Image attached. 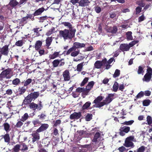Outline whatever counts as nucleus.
I'll list each match as a JSON object with an SVG mask.
<instances>
[{
  "label": "nucleus",
  "instance_id": "1",
  "mask_svg": "<svg viewBox=\"0 0 152 152\" xmlns=\"http://www.w3.org/2000/svg\"><path fill=\"white\" fill-rule=\"evenodd\" d=\"M69 31L68 29H65L59 31V35L61 37L63 38L65 41L67 39H71L75 37L76 32L72 31Z\"/></svg>",
  "mask_w": 152,
  "mask_h": 152
},
{
  "label": "nucleus",
  "instance_id": "2",
  "mask_svg": "<svg viewBox=\"0 0 152 152\" xmlns=\"http://www.w3.org/2000/svg\"><path fill=\"white\" fill-rule=\"evenodd\" d=\"M11 70L10 69H8L2 71L0 74V78L2 79L6 78L10 79L12 77L11 74Z\"/></svg>",
  "mask_w": 152,
  "mask_h": 152
},
{
  "label": "nucleus",
  "instance_id": "3",
  "mask_svg": "<svg viewBox=\"0 0 152 152\" xmlns=\"http://www.w3.org/2000/svg\"><path fill=\"white\" fill-rule=\"evenodd\" d=\"M103 98L102 96H99L94 101V103L95 104L94 106L97 107H101L104 105L103 102H101Z\"/></svg>",
  "mask_w": 152,
  "mask_h": 152
},
{
  "label": "nucleus",
  "instance_id": "4",
  "mask_svg": "<svg viewBox=\"0 0 152 152\" xmlns=\"http://www.w3.org/2000/svg\"><path fill=\"white\" fill-rule=\"evenodd\" d=\"M147 71V72L144 76L142 80L143 81L148 82L150 81L151 77L152 69L151 68H148Z\"/></svg>",
  "mask_w": 152,
  "mask_h": 152
},
{
  "label": "nucleus",
  "instance_id": "5",
  "mask_svg": "<svg viewBox=\"0 0 152 152\" xmlns=\"http://www.w3.org/2000/svg\"><path fill=\"white\" fill-rule=\"evenodd\" d=\"M29 107L30 109L34 110H35L36 109H37L38 110H40L42 107L41 104V102L38 104L32 102L29 104Z\"/></svg>",
  "mask_w": 152,
  "mask_h": 152
},
{
  "label": "nucleus",
  "instance_id": "6",
  "mask_svg": "<svg viewBox=\"0 0 152 152\" xmlns=\"http://www.w3.org/2000/svg\"><path fill=\"white\" fill-rule=\"evenodd\" d=\"M72 49V47L70 48L67 51L66 53V55H68L70 54V55L72 57H76L80 53V50L77 49V50L74 48L73 49Z\"/></svg>",
  "mask_w": 152,
  "mask_h": 152
},
{
  "label": "nucleus",
  "instance_id": "7",
  "mask_svg": "<svg viewBox=\"0 0 152 152\" xmlns=\"http://www.w3.org/2000/svg\"><path fill=\"white\" fill-rule=\"evenodd\" d=\"M134 139V137L132 136L126 138L124 144V146L127 147H133V143L132 141Z\"/></svg>",
  "mask_w": 152,
  "mask_h": 152
},
{
  "label": "nucleus",
  "instance_id": "8",
  "mask_svg": "<svg viewBox=\"0 0 152 152\" xmlns=\"http://www.w3.org/2000/svg\"><path fill=\"white\" fill-rule=\"evenodd\" d=\"M62 24L66 28L69 29L68 30L70 31L72 30L74 31H76V29L72 26V25L70 23L65 22H63Z\"/></svg>",
  "mask_w": 152,
  "mask_h": 152
},
{
  "label": "nucleus",
  "instance_id": "9",
  "mask_svg": "<svg viewBox=\"0 0 152 152\" xmlns=\"http://www.w3.org/2000/svg\"><path fill=\"white\" fill-rule=\"evenodd\" d=\"M38 133L39 132H37L36 131V132H34L32 133L31 134L32 137V142L33 143L34 142L36 141L39 140V134Z\"/></svg>",
  "mask_w": 152,
  "mask_h": 152
},
{
  "label": "nucleus",
  "instance_id": "10",
  "mask_svg": "<svg viewBox=\"0 0 152 152\" xmlns=\"http://www.w3.org/2000/svg\"><path fill=\"white\" fill-rule=\"evenodd\" d=\"M114 99V94H109L108 96L106 98L105 100L103 101L104 105L110 103Z\"/></svg>",
  "mask_w": 152,
  "mask_h": 152
},
{
  "label": "nucleus",
  "instance_id": "11",
  "mask_svg": "<svg viewBox=\"0 0 152 152\" xmlns=\"http://www.w3.org/2000/svg\"><path fill=\"white\" fill-rule=\"evenodd\" d=\"M85 46V45L84 43H81L79 42H75L73 43V46L72 47V49L71 50L73 49L74 48L76 50V49L84 47Z\"/></svg>",
  "mask_w": 152,
  "mask_h": 152
},
{
  "label": "nucleus",
  "instance_id": "12",
  "mask_svg": "<svg viewBox=\"0 0 152 152\" xmlns=\"http://www.w3.org/2000/svg\"><path fill=\"white\" fill-rule=\"evenodd\" d=\"M8 45H6L0 49V53L1 54L7 56L8 53Z\"/></svg>",
  "mask_w": 152,
  "mask_h": 152
},
{
  "label": "nucleus",
  "instance_id": "13",
  "mask_svg": "<svg viewBox=\"0 0 152 152\" xmlns=\"http://www.w3.org/2000/svg\"><path fill=\"white\" fill-rule=\"evenodd\" d=\"M104 60L103 59L102 61H97L94 64V67L97 69H100L102 66H105Z\"/></svg>",
  "mask_w": 152,
  "mask_h": 152
},
{
  "label": "nucleus",
  "instance_id": "14",
  "mask_svg": "<svg viewBox=\"0 0 152 152\" xmlns=\"http://www.w3.org/2000/svg\"><path fill=\"white\" fill-rule=\"evenodd\" d=\"M100 139L101 137L99 133V132L96 133L95 134L94 136V137L92 140L93 144H94L95 145L96 144L98 143L99 142V141L100 140Z\"/></svg>",
  "mask_w": 152,
  "mask_h": 152
},
{
  "label": "nucleus",
  "instance_id": "15",
  "mask_svg": "<svg viewBox=\"0 0 152 152\" xmlns=\"http://www.w3.org/2000/svg\"><path fill=\"white\" fill-rule=\"evenodd\" d=\"M91 150V147L89 145H86L83 146L81 149H80L79 152H87L88 151H89Z\"/></svg>",
  "mask_w": 152,
  "mask_h": 152
},
{
  "label": "nucleus",
  "instance_id": "16",
  "mask_svg": "<svg viewBox=\"0 0 152 152\" xmlns=\"http://www.w3.org/2000/svg\"><path fill=\"white\" fill-rule=\"evenodd\" d=\"M104 62L105 66L106 67L105 69H108L111 66L109 65L112 62L114 61V58H111L108 61H107L106 58L104 59Z\"/></svg>",
  "mask_w": 152,
  "mask_h": 152
},
{
  "label": "nucleus",
  "instance_id": "17",
  "mask_svg": "<svg viewBox=\"0 0 152 152\" xmlns=\"http://www.w3.org/2000/svg\"><path fill=\"white\" fill-rule=\"evenodd\" d=\"M49 127V125L47 124H42L39 129L36 131L38 132H40L46 130Z\"/></svg>",
  "mask_w": 152,
  "mask_h": 152
},
{
  "label": "nucleus",
  "instance_id": "18",
  "mask_svg": "<svg viewBox=\"0 0 152 152\" xmlns=\"http://www.w3.org/2000/svg\"><path fill=\"white\" fill-rule=\"evenodd\" d=\"M79 3V6L85 7L88 6L90 2L88 0H80Z\"/></svg>",
  "mask_w": 152,
  "mask_h": 152
},
{
  "label": "nucleus",
  "instance_id": "19",
  "mask_svg": "<svg viewBox=\"0 0 152 152\" xmlns=\"http://www.w3.org/2000/svg\"><path fill=\"white\" fill-rule=\"evenodd\" d=\"M120 49L122 51H127L129 49V47L127 44H121L120 46Z\"/></svg>",
  "mask_w": 152,
  "mask_h": 152
},
{
  "label": "nucleus",
  "instance_id": "20",
  "mask_svg": "<svg viewBox=\"0 0 152 152\" xmlns=\"http://www.w3.org/2000/svg\"><path fill=\"white\" fill-rule=\"evenodd\" d=\"M32 101V100L28 95L25 98L23 102V104L26 105L29 104Z\"/></svg>",
  "mask_w": 152,
  "mask_h": 152
},
{
  "label": "nucleus",
  "instance_id": "21",
  "mask_svg": "<svg viewBox=\"0 0 152 152\" xmlns=\"http://www.w3.org/2000/svg\"><path fill=\"white\" fill-rule=\"evenodd\" d=\"M63 75L65 81H69V80L70 77L69 73L68 70H66L63 72Z\"/></svg>",
  "mask_w": 152,
  "mask_h": 152
},
{
  "label": "nucleus",
  "instance_id": "22",
  "mask_svg": "<svg viewBox=\"0 0 152 152\" xmlns=\"http://www.w3.org/2000/svg\"><path fill=\"white\" fill-rule=\"evenodd\" d=\"M81 115V114L80 113L75 112L70 115V118L71 119H77L80 118Z\"/></svg>",
  "mask_w": 152,
  "mask_h": 152
},
{
  "label": "nucleus",
  "instance_id": "23",
  "mask_svg": "<svg viewBox=\"0 0 152 152\" xmlns=\"http://www.w3.org/2000/svg\"><path fill=\"white\" fill-rule=\"evenodd\" d=\"M45 9L43 7L39 8L34 13V15L36 16L41 15L45 10Z\"/></svg>",
  "mask_w": 152,
  "mask_h": 152
},
{
  "label": "nucleus",
  "instance_id": "24",
  "mask_svg": "<svg viewBox=\"0 0 152 152\" xmlns=\"http://www.w3.org/2000/svg\"><path fill=\"white\" fill-rule=\"evenodd\" d=\"M39 95V92H34L31 93L30 94H29V96L33 100H34L36 99L37 98Z\"/></svg>",
  "mask_w": 152,
  "mask_h": 152
},
{
  "label": "nucleus",
  "instance_id": "25",
  "mask_svg": "<svg viewBox=\"0 0 152 152\" xmlns=\"http://www.w3.org/2000/svg\"><path fill=\"white\" fill-rule=\"evenodd\" d=\"M42 44V42L40 41H37L35 44V49L36 50H39Z\"/></svg>",
  "mask_w": 152,
  "mask_h": 152
},
{
  "label": "nucleus",
  "instance_id": "26",
  "mask_svg": "<svg viewBox=\"0 0 152 152\" xmlns=\"http://www.w3.org/2000/svg\"><path fill=\"white\" fill-rule=\"evenodd\" d=\"M94 83L92 81L89 82L86 87L85 89L87 91H89L94 86Z\"/></svg>",
  "mask_w": 152,
  "mask_h": 152
},
{
  "label": "nucleus",
  "instance_id": "27",
  "mask_svg": "<svg viewBox=\"0 0 152 152\" xmlns=\"http://www.w3.org/2000/svg\"><path fill=\"white\" fill-rule=\"evenodd\" d=\"M18 4V3L15 0H12L11 1L8 5H9L11 7L13 8L17 6Z\"/></svg>",
  "mask_w": 152,
  "mask_h": 152
},
{
  "label": "nucleus",
  "instance_id": "28",
  "mask_svg": "<svg viewBox=\"0 0 152 152\" xmlns=\"http://www.w3.org/2000/svg\"><path fill=\"white\" fill-rule=\"evenodd\" d=\"M117 31V28L116 26L110 27L109 28L108 31L113 34L116 33Z\"/></svg>",
  "mask_w": 152,
  "mask_h": 152
},
{
  "label": "nucleus",
  "instance_id": "29",
  "mask_svg": "<svg viewBox=\"0 0 152 152\" xmlns=\"http://www.w3.org/2000/svg\"><path fill=\"white\" fill-rule=\"evenodd\" d=\"M4 129L7 132H9L10 130V125L8 123H6L4 124Z\"/></svg>",
  "mask_w": 152,
  "mask_h": 152
},
{
  "label": "nucleus",
  "instance_id": "30",
  "mask_svg": "<svg viewBox=\"0 0 152 152\" xmlns=\"http://www.w3.org/2000/svg\"><path fill=\"white\" fill-rule=\"evenodd\" d=\"M59 56V53L58 52H55L52 54L50 55L49 57L50 59H54L58 57Z\"/></svg>",
  "mask_w": 152,
  "mask_h": 152
},
{
  "label": "nucleus",
  "instance_id": "31",
  "mask_svg": "<svg viewBox=\"0 0 152 152\" xmlns=\"http://www.w3.org/2000/svg\"><path fill=\"white\" fill-rule=\"evenodd\" d=\"M55 28L52 27L46 33V35L49 36L51 34L54 33L55 31Z\"/></svg>",
  "mask_w": 152,
  "mask_h": 152
},
{
  "label": "nucleus",
  "instance_id": "32",
  "mask_svg": "<svg viewBox=\"0 0 152 152\" xmlns=\"http://www.w3.org/2000/svg\"><path fill=\"white\" fill-rule=\"evenodd\" d=\"M63 59L59 60H54L53 62L52 63L53 64V66L54 67H56L58 66V65L60 63V62L62 61Z\"/></svg>",
  "mask_w": 152,
  "mask_h": 152
},
{
  "label": "nucleus",
  "instance_id": "33",
  "mask_svg": "<svg viewBox=\"0 0 152 152\" xmlns=\"http://www.w3.org/2000/svg\"><path fill=\"white\" fill-rule=\"evenodd\" d=\"M20 148H21V150L23 151H24L28 149V147L25 143H23L20 145Z\"/></svg>",
  "mask_w": 152,
  "mask_h": 152
},
{
  "label": "nucleus",
  "instance_id": "34",
  "mask_svg": "<svg viewBox=\"0 0 152 152\" xmlns=\"http://www.w3.org/2000/svg\"><path fill=\"white\" fill-rule=\"evenodd\" d=\"M85 64L84 62L78 64L77 66V70L78 71L80 72L82 70L83 66Z\"/></svg>",
  "mask_w": 152,
  "mask_h": 152
},
{
  "label": "nucleus",
  "instance_id": "35",
  "mask_svg": "<svg viewBox=\"0 0 152 152\" xmlns=\"http://www.w3.org/2000/svg\"><path fill=\"white\" fill-rule=\"evenodd\" d=\"M52 41V37H48L46 40V45L48 46H49Z\"/></svg>",
  "mask_w": 152,
  "mask_h": 152
},
{
  "label": "nucleus",
  "instance_id": "36",
  "mask_svg": "<svg viewBox=\"0 0 152 152\" xmlns=\"http://www.w3.org/2000/svg\"><path fill=\"white\" fill-rule=\"evenodd\" d=\"M28 115L27 113H25L24 115L22 116L20 119V121L23 122L24 121L27 119Z\"/></svg>",
  "mask_w": 152,
  "mask_h": 152
},
{
  "label": "nucleus",
  "instance_id": "37",
  "mask_svg": "<svg viewBox=\"0 0 152 152\" xmlns=\"http://www.w3.org/2000/svg\"><path fill=\"white\" fill-rule=\"evenodd\" d=\"M132 32L131 31H128L126 33V37L127 40H131L132 39Z\"/></svg>",
  "mask_w": 152,
  "mask_h": 152
},
{
  "label": "nucleus",
  "instance_id": "38",
  "mask_svg": "<svg viewBox=\"0 0 152 152\" xmlns=\"http://www.w3.org/2000/svg\"><path fill=\"white\" fill-rule=\"evenodd\" d=\"M118 88V83L115 82L113 86V90L114 92L117 91Z\"/></svg>",
  "mask_w": 152,
  "mask_h": 152
},
{
  "label": "nucleus",
  "instance_id": "39",
  "mask_svg": "<svg viewBox=\"0 0 152 152\" xmlns=\"http://www.w3.org/2000/svg\"><path fill=\"white\" fill-rule=\"evenodd\" d=\"M32 80L31 79L29 78L23 82L24 86H27L31 82Z\"/></svg>",
  "mask_w": 152,
  "mask_h": 152
},
{
  "label": "nucleus",
  "instance_id": "40",
  "mask_svg": "<svg viewBox=\"0 0 152 152\" xmlns=\"http://www.w3.org/2000/svg\"><path fill=\"white\" fill-rule=\"evenodd\" d=\"M20 145L17 144L13 148L14 151L15 152H18L20 150Z\"/></svg>",
  "mask_w": 152,
  "mask_h": 152
},
{
  "label": "nucleus",
  "instance_id": "41",
  "mask_svg": "<svg viewBox=\"0 0 152 152\" xmlns=\"http://www.w3.org/2000/svg\"><path fill=\"white\" fill-rule=\"evenodd\" d=\"M130 128L129 127L124 126L121 128L122 131L126 133H128L130 130Z\"/></svg>",
  "mask_w": 152,
  "mask_h": 152
},
{
  "label": "nucleus",
  "instance_id": "42",
  "mask_svg": "<svg viewBox=\"0 0 152 152\" xmlns=\"http://www.w3.org/2000/svg\"><path fill=\"white\" fill-rule=\"evenodd\" d=\"M4 141L5 142H9L10 141V137L8 134H6L4 136Z\"/></svg>",
  "mask_w": 152,
  "mask_h": 152
},
{
  "label": "nucleus",
  "instance_id": "43",
  "mask_svg": "<svg viewBox=\"0 0 152 152\" xmlns=\"http://www.w3.org/2000/svg\"><path fill=\"white\" fill-rule=\"evenodd\" d=\"M147 123H146V124L149 125L151 124H152V119L151 117L149 115L147 117Z\"/></svg>",
  "mask_w": 152,
  "mask_h": 152
},
{
  "label": "nucleus",
  "instance_id": "44",
  "mask_svg": "<svg viewBox=\"0 0 152 152\" xmlns=\"http://www.w3.org/2000/svg\"><path fill=\"white\" fill-rule=\"evenodd\" d=\"M20 82V79L17 78L13 80L12 83L14 85H18Z\"/></svg>",
  "mask_w": 152,
  "mask_h": 152
},
{
  "label": "nucleus",
  "instance_id": "45",
  "mask_svg": "<svg viewBox=\"0 0 152 152\" xmlns=\"http://www.w3.org/2000/svg\"><path fill=\"white\" fill-rule=\"evenodd\" d=\"M91 104V102H86L83 106L82 108L84 110L87 109L90 106Z\"/></svg>",
  "mask_w": 152,
  "mask_h": 152
},
{
  "label": "nucleus",
  "instance_id": "46",
  "mask_svg": "<svg viewBox=\"0 0 152 152\" xmlns=\"http://www.w3.org/2000/svg\"><path fill=\"white\" fill-rule=\"evenodd\" d=\"M134 122V121L132 120L129 121H126L124 122L123 123H121V124L124 125H132Z\"/></svg>",
  "mask_w": 152,
  "mask_h": 152
},
{
  "label": "nucleus",
  "instance_id": "47",
  "mask_svg": "<svg viewBox=\"0 0 152 152\" xmlns=\"http://www.w3.org/2000/svg\"><path fill=\"white\" fill-rule=\"evenodd\" d=\"M151 102V101L149 99L145 100L143 101V104L144 106H148L150 104Z\"/></svg>",
  "mask_w": 152,
  "mask_h": 152
},
{
  "label": "nucleus",
  "instance_id": "48",
  "mask_svg": "<svg viewBox=\"0 0 152 152\" xmlns=\"http://www.w3.org/2000/svg\"><path fill=\"white\" fill-rule=\"evenodd\" d=\"M120 74V71L117 69L115 70V72L113 74V77L114 78L116 77L119 76Z\"/></svg>",
  "mask_w": 152,
  "mask_h": 152
},
{
  "label": "nucleus",
  "instance_id": "49",
  "mask_svg": "<svg viewBox=\"0 0 152 152\" xmlns=\"http://www.w3.org/2000/svg\"><path fill=\"white\" fill-rule=\"evenodd\" d=\"M145 150V147L142 146L137 149V151H134V152H144Z\"/></svg>",
  "mask_w": 152,
  "mask_h": 152
},
{
  "label": "nucleus",
  "instance_id": "50",
  "mask_svg": "<svg viewBox=\"0 0 152 152\" xmlns=\"http://www.w3.org/2000/svg\"><path fill=\"white\" fill-rule=\"evenodd\" d=\"M92 115L91 114H88L86 116L85 119L87 121H89L91 119Z\"/></svg>",
  "mask_w": 152,
  "mask_h": 152
},
{
  "label": "nucleus",
  "instance_id": "51",
  "mask_svg": "<svg viewBox=\"0 0 152 152\" xmlns=\"http://www.w3.org/2000/svg\"><path fill=\"white\" fill-rule=\"evenodd\" d=\"M144 92L141 91L140 93H139L137 95L136 98L137 99L140 98L141 97H142L144 96Z\"/></svg>",
  "mask_w": 152,
  "mask_h": 152
},
{
  "label": "nucleus",
  "instance_id": "52",
  "mask_svg": "<svg viewBox=\"0 0 152 152\" xmlns=\"http://www.w3.org/2000/svg\"><path fill=\"white\" fill-rule=\"evenodd\" d=\"M88 77H85L80 84L81 86H83L85 84L88 82Z\"/></svg>",
  "mask_w": 152,
  "mask_h": 152
},
{
  "label": "nucleus",
  "instance_id": "53",
  "mask_svg": "<svg viewBox=\"0 0 152 152\" xmlns=\"http://www.w3.org/2000/svg\"><path fill=\"white\" fill-rule=\"evenodd\" d=\"M23 42L22 40H18L15 43V45L17 46L21 47L23 45Z\"/></svg>",
  "mask_w": 152,
  "mask_h": 152
},
{
  "label": "nucleus",
  "instance_id": "54",
  "mask_svg": "<svg viewBox=\"0 0 152 152\" xmlns=\"http://www.w3.org/2000/svg\"><path fill=\"white\" fill-rule=\"evenodd\" d=\"M21 121H18L15 125L17 128H20L23 124V123Z\"/></svg>",
  "mask_w": 152,
  "mask_h": 152
},
{
  "label": "nucleus",
  "instance_id": "55",
  "mask_svg": "<svg viewBox=\"0 0 152 152\" xmlns=\"http://www.w3.org/2000/svg\"><path fill=\"white\" fill-rule=\"evenodd\" d=\"M85 88H77L76 90V91L77 92H82L85 90Z\"/></svg>",
  "mask_w": 152,
  "mask_h": 152
},
{
  "label": "nucleus",
  "instance_id": "56",
  "mask_svg": "<svg viewBox=\"0 0 152 152\" xmlns=\"http://www.w3.org/2000/svg\"><path fill=\"white\" fill-rule=\"evenodd\" d=\"M95 10L97 13H99L101 11L100 7L98 6H96L95 7Z\"/></svg>",
  "mask_w": 152,
  "mask_h": 152
},
{
  "label": "nucleus",
  "instance_id": "57",
  "mask_svg": "<svg viewBox=\"0 0 152 152\" xmlns=\"http://www.w3.org/2000/svg\"><path fill=\"white\" fill-rule=\"evenodd\" d=\"M77 132L80 135H84L86 133V131L83 130H80L77 131Z\"/></svg>",
  "mask_w": 152,
  "mask_h": 152
},
{
  "label": "nucleus",
  "instance_id": "58",
  "mask_svg": "<svg viewBox=\"0 0 152 152\" xmlns=\"http://www.w3.org/2000/svg\"><path fill=\"white\" fill-rule=\"evenodd\" d=\"M46 115L42 113L40 115H39L38 117H39V119L44 120L45 119Z\"/></svg>",
  "mask_w": 152,
  "mask_h": 152
},
{
  "label": "nucleus",
  "instance_id": "59",
  "mask_svg": "<svg viewBox=\"0 0 152 152\" xmlns=\"http://www.w3.org/2000/svg\"><path fill=\"white\" fill-rule=\"evenodd\" d=\"M26 89L24 88V87H22L20 90V94H23L26 91Z\"/></svg>",
  "mask_w": 152,
  "mask_h": 152
},
{
  "label": "nucleus",
  "instance_id": "60",
  "mask_svg": "<svg viewBox=\"0 0 152 152\" xmlns=\"http://www.w3.org/2000/svg\"><path fill=\"white\" fill-rule=\"evenodd\" d=\"M32 123L34 125L36 126V125L39 124H40V122L38 120H36L32 121Z\"/></svg>",
  "mask_w": 152,
  "mask_h": 152
},
{
  "label": "nucleus",
  "instance_id": "61",
  "mask_svg": "<svg viewBox=\"0 0 152 152\" xmlns=\"http://www.w3.org/2000/svg\"><path fill=\"white\" fill-rule=\"evenodd\" d=\"M46 16H44L40 17L39 18V22H43V21L46 19Z\"/></svg>",
  "mask_w": 152,
  "mask_h": 152
},
{
  "label": "nucleus",
  "instance_id": "62",
  "mask_svg": "<svg viewBox=\"0 0 152 152\" xmlns=\"http://www.w3.org/2000/svg\"><path fill=\"white\" fill-rule=\"evenodd\" d=\"M141 8L140 7H137L136 9V14H138L139 13L141 12Z\"/></svg>",
  "mask_w": 152,
  "mask_h": 152
},
{
  "label": "nucleus",
  "instance_id": "63",
  "mask_svg": "<svg viewBox=\"0 0 152 152\" xmlns=\"http://www.w3.org/2000/svg\"><path fill=\"white\" fill-rule=\"evenodd\" d=\"M145 19V18L143 15L140 17L138 18V21L141 22L143 21Z\"/></svg>",
  "mask_w": 152,
  "mask_h": 152
},
{
  "label": "nucleus",
  "instance_id": "64",
  "mask_svg": "<svg viewBox=\"0 0 152 152\" xmlns=\"http://www.w3.org/2000/svg\"><path fill=\"white\" fill-rule=\"evenodd\" d=\"M143 71V69L141 66L139 67L138 70L137 72L139 74H141L142 72Z\"/></svg>",
  "mask_w": 152,
  "mask_h": 152
}]
</instances>
